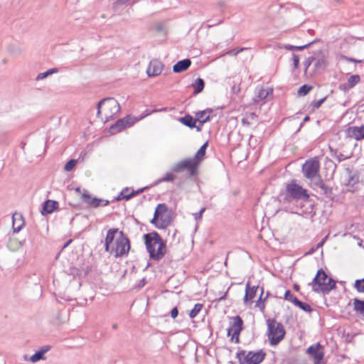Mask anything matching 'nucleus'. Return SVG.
I'll list each match as a JSON object with an SVG mask.
<instances>
[{
  "label": "nucleus",
  "mask_w": 364,
  "mask_h": 364,
  "mask_svg": "<svg viewBox=\"0 0 364 364\" xmlns=\"http://www.w3.org/2000/svg\"><path fill=\"white\" fill-rule=\"evenodd\" d=\"M212 112V109H206L203 111H199L196 113V122H198L201 124H204L205 122L210 120V114Z\"/></svg>",
  "instance_id": "nucleus-25"
},
{
  "label": "nucleus",
  "mask_w": 364,
  "mask_h": 364,
  "mask_svg": "<svg viewBox=\"0 0 364 364\" xmlns=\"http://www.w3.org/2000/svg\"><path fill=\"white\" fill-rule=\"evenodd\" d=\"M320 163L317 158H312L306 161L302 166V173L304 176L314 183L318 178H321L319 175Z\"/></svg>",
  "instance_id": "nucleus-10"
},
{
  "label": "nucleus",
  "mask_w": 364,
  "mask_h": 364,
  "mask_svg": "<svg viewBox=\"0 0 364 364\" xmlns=\"http://www.w3.org/2000/svg\"><path fill=\"white\" fill-rule=\"evenodd\" d=\"M12 228L14 232H18L24 225V221L21 214L15 213L12 216Z\"/></svg>",
  "instance_id": "nucleus-24"
},
{
  "label": "nucleus",
  "mask_w": 364,
  "mask_h": 364,
  "mask_svg": "<svg viewBox=\"0 0 364 364\" xmlns=\"http://www.w3.org/2000/svg\"><path fill=\"white\" fill-rule=\"evenodd\" d=\"M330 152L331 153V156L336 158L338 162H341L343 160L348 159V156H345L343 154L338 152L337 150H335L330 147Z\"/></svg>",
  "instance_id": "nucleus-36"
},
{
  "label": "nucleus",
  "mask_w": 364,
  "mask_h": 364,
  "mask_svg": "<svg viewBox=\"0 0 364 364\" xmlns=\"http://www.w3.org/2000/svg\"><path fill=\"white\" fill-rule=\"evenodd\" d=\"M125 192H129V188H124L120 193L117 196V197L115 198L116 200H120L122 199H125L127 200L130 199V195H124Z\"/></svg>",
  "instance_id": "nucleus-43"
},
{
  "label": "nucleus",
  "mask_w": 364,
  "mask_h": 364,
  "mask_svg": "<svg viewBox=\"0 0 364 364\" xmlns=\"http://www.w3.org/2000/svg\"><path fill=\"white\" fill-rule=\"evenodd\" d=\"M205 208H202L198 213L193 214L196 220H199L202 218V215L205 212Z\"/></svg>",
  "instance_id": "nucleus-50"
},
{
  "label": "nucleus",
  "mask_w": 364,
  "mask_h": 364,
  "mask_svg": "<svg viewBox=\"0 0 364 364\" xmlns=\"http://www.w3.org/2000/svg\"><path fill=\"white\" fill-rule=\"evenodd\" d=\"M144 240L151 259L159 261L164 257L166 252V245L158 232L154 231L146 233L144 235Z\"/></svg>",
  "instance_id": "nucleus-2"
},
{
  "label": "nucleus",
  "mask_w": 364,
  "mask_h": 364,
  "mask_svg": "<svg viewBox=\"0 0 364 364\" xmlns=\"http://www.w3.org/2000/svg\"><path fill=\"white\" fill-rule=\"evenodd\" d=\"M265 353L262 350L257 351H246L239 350L236 353V358L240 364H259L265 358Z\"/></svg>",
  "instance_id": "nucleus-8"
},
{
  "label": "nucleus",
  "mask_w": 364,
  "mask_h": 364,
  "mask_svg": "<svg viewBox=\"0 0 364 364\" xmlns=\"http://www.w3.org/2000/svg\"><path fill=\"white\" fill-rule=\"evenodd\" d=\"M43 359H45L43 352L41 351V350L37 351L30 358V360L32 363H36V362L39 361L40 360H43Z\"/></svg>",
  "instance_id": "nucleus-40"
},
{
  "label": "nucleus",
  "mask_w": 364,
  "mask_h": 364,
  "mask_svg": "<svg viewBox=\"0 0 364 364\" xmlns=\"http://www.w3.org/2000/svg\"><path fill=\"white\" fill-rule=\"evenodd\" d=\"M150 222L158 229H165L171 224V211L168 210L166 204L160 203L156 206Z\"/></svg>",
  "instance_id": "nucleus-5"
},
{
  "label": "nucleus",
  "mask_w": 364,
  "mask_h": 364,
  "mask_svg": "<svg viewBox=\"0 0 364 364\" xmlns=\"http://www.w3.org/2000/svg\"><path fill=\"white\" fill-rule=\"evenodd\" d=\"M316 250H317V249H316V247H312V248H311V249L309 250V252H308V253H309V254H313V253H314Z\"/></svg>",
  "instance_id": "nucleus-56"
},
{
  "label": "nucleus",
  "mask_w": 364,
  "mask_h": 364,
  "mask_svg": "<svg viewBox=\"0 0 364 364\" xmlns=\"http://www.w3.org/2000/svg\"><path fill=\"white\" fill-rule=\"evenodd\" d=\"M208 143L206 141L204 143L200 148L198 150L195 155V159H193L196 162H198V164L200 163V161L203 159L205 154V151L208 147Z\"/></svg>",
  "instance_id": "nucleus-30"
},
{
  "label": "nucleus",
  "mask_w": 364,
  "mask_h": 364,
  "mask_svg": "<svg viewBox=\"0 0 364 364\" xmlns=\"http://www.w3.org/2000/svg\"><path fill=\"white\" fill-rule=\"evenodd\" d=\"M82 200L88 205L94 208H97L100 206H106L109 204L108 200L100 199L97 198H92L85 190H84L82 194Z\"/></svg>",
  "instance_id": "nucleus-13"
},
{
  "label": "nucleus",
  "mask_w": 364,
  "mask_h": 364,
  "mask_svg": "<svg viewBox=\"0 0 364 364\" xmlns=\"http://www.w3.org/2000/svg\"><path fill=\"white\" fill-rule=\"evenodd\" d=\"M323 245V242H319L316 245V249H318V248L321 247Z\"/></svg>",
  "instance_id": "nucleus-58"
},
{
  "label": "nucleus",
  "mask_w": 364,
  "mask_h": 364,
  "mask_svg": "<svg viewBox=\"0 0 364 364\" xmlns=\"http://www.w3.org/2000/svg\"><path fill=\"white\" fill-rule=\"evenodd\" d=\"M292 59H293V65L294 69H297L299 68V57L298 55L293 53L292 54Z\"/></svg>",
  "instance_id": "nucleus-48"
},
{
  "label": "nucleus",
  "mask_w": 364,
  "mask_h": 364,
  "mask_svg": "<svg viewBox=\"0 0 364 364\" xmlns=\"http://www.w3.org/2000/svg\"><path fill=\"white\" fill-rule=\"evenodd\" d=\"M315 56H310L304 62V71L306 72L309 66L314 62Z\"/></svg>",
  "instance_id": "nucleus-47"
},
{
  "label": "nucleus",
  "mask_w": 364,
  "mask_h": 364,
  "mask_svg": "<svg viewBox=\"0 0 364 364\" xmlns=\"http://www.w3.org/2000/svg\"><path fill=\"white\" fill-rule=\"evenodd\" d=\"M57 72H58V70L56 68L50 69L44 73H39L37 75L36 80H43L46 77H47L48 76H49L50 75H51L53 73H55Z\"/></svg>",
  "instance_id": "nucleus-38"
},
{
  "label": "nucleus",
  "mask_w": 364,
  "mask_h": 364,
  "mask_svg": "<svg viewBox=\"0 0 364 364\" xmlns=\"http://www.w3.org/2000/svg\"><path fill=\"white\" fill-rule=\"evenodd\" d=\"M312 43H313V42H311V43H309L305 44L304 46H291V45H289V44H286V45L284 46V48L286 50H304L305 48H309Z\"/></svg>",
  "instance_id": "nucleus-34"
},
{
  "label": "nucleus",
  "mask_w": 364,
  "mask_h": 364,
  "mask_svg": "<svg viewBox=\"0 0 364 364\" xmlns=\"http://www.w3.org/2000/svg\"><path fill=\"white\" fill-rule=\"evenodd\" d=\"M307 353L314 358L316 363H319L323 358L322 346L319 343L309 346Z\"/></svg>",
  "instance_id": "nucleus-18"
},
{
  "label": "nucleus",
  "mask_w": 364,
  "mask_h": 364,
  "mask_svg": "<svg viewBox=\"0 0 364 364\" xmlns=\"http://www.w3.org/2000/svg\"><path fill=\"white\" fill-rule=\"evenodd\" d=\"M227 293H228V292H226V293L225 294V295H224V296H223L222 297H220V300L225 299V296H226Z\"/></svg>",
  "instance_id": "nucleus-62"
},
{
  "label": "nucleus",
  "mask_w": 364,
  "mask_h": 364,
  "mask_svg": "<svg viewBox=\"0 0 364 364\" xmlns=\"http://www.w3.org/2000/svg\"><path fill=\"white\" fill-rule=\"evenodd\" d=\"M314 186L321 188L326 196H330L332 194V188L326 186L322 181L321 178H318L317 181L314 183Z\"/></svg>",
  "instance_id": "nucleus-27"
},
{
  "label": "nucleus",
  "mask_w": 364,
  "mask_h": 364,
  "mask_svg": "<svg viewBox=\"0 0 364 364\" xmlns=\"http://www.w3.org/2000/svg\"><path fill=\"white\" fill-rule=\"evenodd\" d=\"M346 176L344 181L346 186L353 188L359 182V175L357 172H354L349 168H346ZM350 191V189H348Z\"/></svg>",
  "instance_id": "nucleus-19"
},
{
  "label": "nucleus",
  "mask_w": 364,
  "mask_h": 364,
  "mask_svg": "<svg viewBox=\"0 0 364 364\" xmlns=\"http://www.w3.org/2000/svg\"><path fill=\"white\" fill-rule=\"evenodd\" d=\"M346 137L354 139L356 141L364 139V125L360 127H349L345 129Z\"/></svg>",
  "instance_id": "nucleus-15"
},
{
  "label": "nucleus",
  "mask_w": 364,
  "mask_h": 364,
  "mask_svg": "<svg viewBox=\"0 0 364 364\" xmlns=\"http://www.w3.org/2000/svg\"><path fill=\"white\" fill-rule=\"evenodd\" d=\"M173 172H168L166 173L164 176L159 178L155 183L154 185H158L160 183L162 182H171L173 181L176 178V176L173 173Z\"/></svg>",
  "instance_id": "nucleus-33"
},
{
  "label": "nucleus",
  "mask_w": 364,
  "mask_h": 364,
  "mask_svg": "<svg viewBox=\"0 0 364 364\" xmlns=\"http://www.w3.org/2000/svg\"><path fill=\"white\" fill-rule=\"evenodd\" d=\"M198 170V162L193 159L186 158L175 164L171 171L173 173H182L186 171L188 176L191 177L196 174Z\"/></svg>",
  "instance_id": "nucleus-9"
},
{
  "label": "nucleus",
  "mask_w": 364,
  "mask_h": 364,
  "mask_svg": "<svg viewBox=\"0 0 364 364\" xmlns=\"http://www.w3.org/2000/svg\"><path fill=\"white\" fill-rule=\"evenodd\" d=\"M343 58L348 62H354V63H360V60H355L352 58H349V57H346V56H344Z\"/></svg>",
  "instance_id": "nucleus-53"
},
{
  "label": "nucleus",
  "mask_w": 364,
  "mask_h": 364,
  "mask_svg": "<svg viewBox=\"0 0 364 364\" xmlns=\"http://www.w3.org/2000/svg\"><path fill=\"white\" fill-rule=\"evenodd\" d=\"M192 87H193L194 90L193 93L195 95L198 94L203 90L205 87V82L202 78L198 77L194 81V82L192 83Z\"/></svg>",
  "instance_id": "nucleus-29"
},
{
  "label": "nucleus",
  "mask_w": 364,
  "mask_h": 364,
  "mask_svg": "<svg viewBox=\"0 0 364 364\" xmlns=\"http://www.w3.org/2000/svg\"><path fill=\"white\" fill-rule=\"evenodd\" d=\"M310 119V117L309 116H306L304 119V122H307Z\"/></svg>",
  "instance_id": "nucleus-59"
},
{
  "label": "nucleus",
  "mask_w": 364,
  "mask_h": 364,
  "mask_svg": "<svg viewBox=\"0 0 364 364\" xmlns=\"http://www.w3.org/2000/svg\"><path fill=\"white\" fill-rule=\"evenodd\" d=\"M50 349V346H44L39 350L43 351V355H45V353H47Z\"/></svg>",
  "instance_id": "nucleus-52"
},
{
  "label": "nucleus",
  "mask_w": 364,
  "mask_h": 364,
  "mask_svg": "<svg viewBox=\"0 0 364 364\" xmlns=\"http://www.w3.org/2000/svg\"><path fill=\"white\" fill-rule=\"evenodd\" d=\"M260 296L257 301L255 306L257 307L262 312H263L265 309L264 301L269 296V292H267L266 296L262 299V294L264 293V288L262 287L260 288Z\"/></svg>",
  "instance_id": "nucleus-31"
},
{
  "label": "nucleus",
  "mask_w": 364,
  "mask_h": 364,
  "mask_svg": "<svg viewBox=\"0 0 364 364\" xmlns=\"http://www.w3.org/2000/svg\"><path fill=\"white\" fill-rule=\"evenodd\" d=\"M267 335L269 344L277 346L284 338L286 331L282 323L277 321L274 318L267 320Z\"/></svg>",
  "instance_id": "nucleus-6"
},
{
  "label": "nucleus",
  "mask_w": 364,
  "mask_h": 364,
  "mask_svg": "<svg viewBox=\"0 0 364 364\" xmlns=\"http://www.w3.org/2000/svg\"><path fill=\"white\" fill-rule=\"evenodd\" d=\"M312 89V87L308 85H304L301 86L298 90V95L300 96H304L307 95Z\"/></svg>",
  "instance_id": "nucleus-41"
},
{
  "label": "nucleus",
  "mask_w": 364,
  "mask_h": 364,
  "mask_svg": "<svg viewBox=\"0 0 364 364\" xmlns=\"http://www.w3.org/2000/svg\"><path fill=\"white\" fill-rule=\"evenodd\" d=\"M146 189H147V187H144V188H140V189H139V190H137V191H134V190H132V191H131L130 194H129V195H130V199H131L132 197H134V196H136V195H138V194L141 193L142 192H144V191L145 190H146Z\"/></svg>",
  "instance_id": "nucleus-49"
},
{
  "label": "nucleus",
  "mask_w": 364,
  "mask_h": 364,
  "mask_svg": "<svg viewBox=\"0 0 364 364\" xmlns=\"http://www.w3.org/2000/svg\"><path fill=\"white\" fill-rule=\"evenodd\" d=\"M75 191L80 193H81V190H80V187H77L75 188Z\"/></svg>",
  "instance_id": "nucleus-60"
},
{
  "label": "nucleus",
  "mask_w": 364,
  "mask_h": 364,
  "mask_svg": "<svg viewBox=\"0 0 364 364\" xmlns=\"http://www.w3.org/2000/svg\"><path fill=\"white\" fill-rule=\"evenodd\" d=\"M191 65L190 59L186 58L177 62L173 67V71L176 73H180L186 70Z\"/></svg>",
  "instance_id": "nucleus-23"
},
{
  "label": "nucleus",
  "mask_w": 364,
  "mask_h": 364,
  "mask_svg": "<svg viewBox=\"0 0 364 364\" xmlns=\"http://www.w3.org/2000/svg\"><path fill=\"white\" fill-rule=\"evenodd\" d=\"M314 70L316 73H322L328 65L326 57L321 51H319L315 55Z\"/></svg>",
  "instance_id": "nucleus-16"
},
{
  "label": "nucleus",
  "mask_w": 364,
  "mask_h": 364,
  "mask_svg": "<svg viewBox=\"0 0 364 364\" xmlns=\"http://www.w3.org/2000/svg\"><path fill=\"white\" fill-rule=\"evenodd\" d=\"M128 1L129 0H117L116 3L119 5H122L126 4Z\"/></svg>",
  "instance_id": "nucleus-54"
},
{
  "label": "nucleus",
  "mask_w": 364,
  "mask_h": 364,
  "mask_svg": "<svg viewBox=\"0 0 364 364\" xmlns=\"http://www.w3.org/2000/svg\"><path fill=\"white\" fill-rule=\"evenodd\" d=\"M309 284L312 287L314 291L321 292L324 294H328L336 287L335 280L328 277L323 269L317 271L316 276Z\"/></svg>",
  "instance_id": "nucleus-3"
},
{
  "label": "nucleus",
  "mask_w": 364,
  "mask_h": 364,
  "mask_svg": "<svg viewBox=\"0 0 364 364\" xmlns=\"http://www.w3.org/2000/svg\"><path fill=\"white\" fill-rule=\"evenodd\" d=\"M178 121L191 129L196 127V119L190 114H186L184 117L179 118Z\"/></svg>",
  "instance_id": "nucleus-28"
},
{
  "label": "nucleus",
  "mask_w": 364,
  "mask_h": 364,
  "mask_svg": "<svg viewBox=\"0 0 364 364\" xmlns=\"http://www.w3.org/2000/svg\"><path fill=\"white\" fill-rule=\"evenodd\" d=\"M249 49L248 48H245V47H243V48H240L239 49H232L229 51L227 52V54L229 55H237L238 53L245 50H247Z\"/></svg>",
  "instance_id": "nucleus-46"
},
{
  "label": "nucleus",
  "mask_w": 364,
  "mask_h": 364,
  "mask_svg": "<svg viewBox=\"0 0 364 364\" xmlns=\"http://www.w3.org/2000/svg\"><path fill=\"white\" fill-rule=\"evenodd\" d=\"M167 110V108H162V109H154L152 111H149L148 109H146L144 113H142L140 116L139 117H134L133 116V120H134V124L139 121H140L141 119H144V117L151 114L152 113H154V112H162V111H166Z\"/></svg>",
  "instance_id": "nucleus-32"
},
{
  "label": "nucleus",
  "mask_w": 364,
  "mask_h": 364,
  "mask_svg": "<svg viewBox=\"0 0 364 364\" xmlns=\"http://www.w3.org/2000/svg\"><path fill=\"white\" fill-rule=\"evenodd\" d=\"M58 203L55 200H47L43 203V209L41 210L42 215H47L52 213L55 210L58 209Z\"/></svg>",
  "instance_id": "nucleus-22"
},
{
  "label": "nucleus",
  "mask_w": 364,
  "mask_h": 364,
  "mask_svg": "<svg viewBox=\"0 0 364 364\" xmlns=\"http://www.w3.org/2000/svg\"><path fill=\"white\" fill-rule=\"evenodd\" d=\"M105 250L116 258L127 256L130 250V241L123 231L118 228H111L107 232Z\"/></svg>",
  "instance_id": "nucleus-1"
},
{
  "label": "nucleus",
  "mask_w": 364,
  "mask_h": 364,
  "mask_svg": "<svg viewBox=\"0 0 364 364\" xmlns=\"http://www.w3.org/2000/svg\"><path fill=\"white\" fill-rule=\"evenodd\" d=\"M309 195L307 190L301 186L296 183L295 180H292L286 186V193L284 198V201L291 203L293 200H309Z\"/></svg>",
  "instance_id": "nucleus-7"
},
{
  "label": "nucleus",
  "mask_w": 364,
  "mask_h": 364,
  "mask_svg": "<svg viewBox=\"0 0 364 364\" xmlns=\"http://www.w3.org/2000/svg\"><path fill=\"white\" fill-rule=\"evenodd\" d=\"M353 310L360 316L364 317V300L357 298L353 300Z\"/></svg>",
  "instance_id": "nucleus-26"
},
{
  "label": "nucleus",
  "mask_w": 364,
  "mask_h": 364,
  "mask_svg": "<svg viewBox=\"0 0 364 364\" xmlns=\"http://www.w3.org/2000/svg\"><path fill=\"white\" fill-rule=\"evenodd\" d=\"M327 97H324L322 99L316 101H313L311 104V106L313 107L314 109H318L321 105L326 101Z\"/></svg>",
  "instance_id": "nucleus-45"
},
{
  "label": "nucleus",
  "mask_w": 364,
  "mask_h": 364,
  "mask_svg": "<svg viewBox=\"0 0 364 364\" xmlns=\"http://www.w3.org/2000/svg\"><path fill=\"white\" fill-rule=\"evenodd\" d=\"M261 287L259 286L250 287V282L246 284L245 294L243 299L245 304H247L249 302L251 303L252 300L255 298L257 291Z\"/></svg>",
  "instance_id": "nucleus-20"
},
{
  "label": "nucleus",
  "mask_w": 364,
  "mask_h": 364,
  "mask_svg": "<svg viewBox=\"0 0 364 364\" xmlns=\"http://www.w3.org/2000/svg\"><path fill=\"white\" fill-rule=\"evenodd\" d=\"M72 242V240H68L67 242H65L63 247V248L67 247Z\"/></svg>",
  "instance_id": "nucleus-57"
},
{
  "label": "nucleus",
  "mask_w": 364,
  "mask_h": 364,
  "mask_svg": "<svg viewBox=\"0 0 364 364\" xmlns=\"http://www.w3.org/2000/svg\"><path fill=\"white\" fill-rule=\"evenodd\" d=\"M203 308V305L201 304H196L193 308V309L189 312V316L191 318H195L199 312L201 311Z\"/></svg>",
  "instance_id": "nucleus-37"
},
{
  "label": "nucleus",
  "mask_w": 364,
  "mask_h": 364,
  "mask_svg": "<svg viewBox=\"0 0 364 364\" xmlns=\"http://www.w3.org/2000/svg\"><path fill=\"white\" fill-rule=\"evenodd\" d=\"M326 239H327V236H326L324 238H323L321 242H323V244H324L326 240Z\"/></svg>",
  "instance_id": "nucleus-61"
},
{
  "label": "nucleus",
  "mask_w": 364,
  "mask_h": 364,
  "mask_svg": "<svg viewBox=\"0 0 364 364\" xmlns=\"http://www.w3.org/2000/svg\"><path fill=\"white\" fill-rule=\"evenodd\" d=\"M164 65L161 61L156 59L151 60L146 70V73L149 77H154L160 75L162 72Z\"/></svg>",
  "instance_id": "nucleus-17"
},
{
  "label": "nucleus",
  "mask_w": 364,
  "mask_h": 364,
  "mask_svg": "<svg viewBox=\"0 0 364 364\" xmlns=\"http://www.w3.org/2000/svg\"><path fill=\"white\" fill-rule=\"evenodd\" d=\"M354 288L360 293H364V277L361 279H357L354 284Z\"/></svg>",
  "instance_id": "nucleus-39"
},
{
  "label": "nucleus",
  "mask_w": 364,
  "mask_h": 364,
  "mask_svg": "<svg viewBox=\"0 0 364 364\" xmlns=\"http://www.w3.org/2000/svg\"><path fill=\"white\" fill-rule=\"evenodd\" d=\"M284 299L295 304V301L298 300V299L291 292L290 290H287L284 294Z\"/></svg>",
  "instance_id": "nucleus-42"
},
{
  "label": "nucleus",
  "mask_w": 364,
  "mask_h": 364,
  "mask_svg": "<svg viewBox=\"0 0 364 364\" xmlns=\"http://www.w3.org/2000/svg\"><path fill=\"white\" fill-rule=\"evenodd\" d=\"M76 164H77V160L70 159L65 165L64 169L66 171H70L74 168V166L76 165Z\"/></svg>",
  "instance_id": "nucleus-44"
},
{
  "label": "nucleus",
  "mask_w": 364,
  "mask_h": 364,
  "mask_svg": "<svg viewBox=\"0 0 364 364\" xmlns=\"http://www.w3.org/2000/svg\"><path fill=\"white\" fill-rule=\"evenodd\" d=\"M133 124H134L133 116L127 115L122 119H118L114 124L111 125L109 127V132L112 134H115L122 132L127 127H132Z\"/></svg>",
  "instance_id": "nucleus-12"
},
{
  "label": "nucleus",
  "mask_w": 364,
  "mask_h": 364,
  "mask_svg": "<svg viewBox=\"0 0 364 364\" xmlns=\"http://www.w3.org/2000/svg\"><path fill=\"white\" fill-rule=\"evenodd\" d=\"M203 125V124H201L199 123V125L197 126L196 124V127L194 128H196L198 132H200L202 130Z\"/></svg>",
  "instance_id": "nucleus-55"
},
{
  "label": "nucleus",
  "mask_w": 364,
  "mask_h": 364,
  "mask_svg": "<svg viewBox=\"0 0 364 364\" xmlns=\"http://www.w3.org/2000/svg\"><path fill=\"white\" fill-rule=\"evenodd\" d=\"M130 193H131V192H130V191L129 190V192H125V193H124V195H129V194H130Z\"/></svg>",
  "instance_id": "nucleus-64"
},
{
  "label": "nucleus",
  "mask_w": 364,
  "mask_h": 364,
  "mask_svg": "<svg viewBox=\"0 0 364 364\" xmlns=\"http://www.w3.org/2000/svg\"><path fill=\"white\" fill-rule=\"evenodd\" d=\"M243 321L240 316H236L232 318V322L228 328V336L231 337V340H235V343L240 342V333L242 330Z\"/></svg>",
  "instance_id": "nucleus-11"
},
{
  "label": "nucleus",
  "mask_w": 364,
  "mask_h": 364,
  "mask_svg": "<svg viewBox=\"0 0 364 364\" xmlns=\"http://www.w3.org/2000/svg\"><path fill=\"white\" fill-rule=\"evenodd\" d=\"M273 95V89L272 87H257L255 90V95L253 100L255 103L265 101Z\"/></svg>",
  "instance_id": "nucleus-14"
},
{
  "label": "nucleus",
  "mask_w": 364,
  "mask_h": 364,
  "mask_svg": "<svg viewBox=\"0 0 364 364\" xmlns=\"http://www.w3.org/2000/svg\"><path fill=\"white\" fill-rule=\"evenodd\" d=\"M112 328H113L114 329L117 328V324H113V325H112Z\"/></svg>",
  "instance_id": "nucleus-63"
},
{
  "label": "nucleus",
  "mask_w": 364,
  "mask_h": 364,
  "mask_svg": "<svg viewBox=\"0 0 364 364\" xmlns=\"http://www.w3.org/2000/svg\"><path fill=\"white\" fill-rule=\"evenodd\" d=\"M97 116L100 117L103 114L105 120L109 121L120 112L121 107L114 98L107 97L97 103Z\"/></svg>",
  "instance_id": "nucleus-4"
},
{
  "label": "nucleus",
  "mask_w": 364,
  "mask_h": 364,
  "mask_svg": "<svg viewBox=\"0 0 364 364\" xmlns=\"http://www.w3.org/2000/svg\"><path fill=\"white\" fill-rule=\"evenodd\" d=\"M178 314V309L177 307H174L171 311V316L173 318H175L177 317Z\"/></svg>",
  "instance_id": "nucleus-51"
},
{
  "label": "nucleus",
  "mask_w": 364,
  "mask_h": 364,
  "mask_svg": "<svg viewBox=\"0 0 364 364\" xmlns=\"http://www.w3.org/2000/svg\"><path fill=\"white\" fill-rule=\"evenodd\" d=\"M360 80V76L358 75H351L348 79L346 83H343L340 85L339 88L341 90L346 91L354 86H355Z\"/></svg>",
  "instance_id": "nucleus-21"
},
{
  "label": "nucleus",
  "mask_w": 364,
  "mask_h": 364,
  "mask_svg": "<svg viewBox=\"0 0 364 364\" xmlns=\"http://www.w3.org/2000/svg\"><path fill=\"white\" fill-rule=\"evenodd\" d=\"M294 305L298 306L305 312L309 313L311 312L313 310L309 304L302 302L299 299L295 301Z\"/></svg>",
  "instance_id": "nucleus-35"
}]
</instances>
